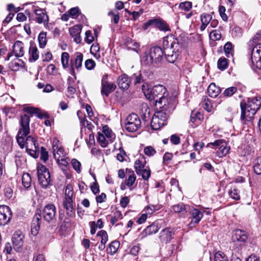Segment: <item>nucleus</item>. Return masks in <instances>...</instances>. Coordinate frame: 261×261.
Wrapping results in <instances>:
<instances>
[{
	"label": "nucleus",
	"instance_id": "1",
	"mask_svg": "<svg viewBox=\"0 0 261 261\" xmlns=\"http://www.w3.org/2000/svg\"><path fill=\"white\" fill-rule=\"evenodd\" d=\"M30 117L29 115L24 114L21 116L20 127L16 139L20 148H23L25 147L27 151H30L31 155L34 156L39 151L37 141L32 136H29L25 139L30 131Z\"/></svg>",
	"mask_w": 261,
	"mask_h": 261
},
{
	"label": "nucleus",
	"instance_id": "2",
	"mask_svg": "<svg viewBox=\"0 0 261 261\" xmlns=\"http://www.w3.org/2000/svg\"><path fill=\"white\" fill-rule=\"evenodd\" d=\"M261 106V97L256 96L248 98L247 102L243 101L240 103L241 119L246 122L250 121Z\"/></svg>",
	"mask_w": 261,
	"mask_h": 261
},
{
	"label": "nucleus",
	"instance_id": "3",
	"mask_svg": "<svg viewBox=\"0 0 261 261\" xmlns=\"http://www.w3.org/2000/svg\"><path fill=\"white\" fill-rule=\"evenodd\" d=\"M156 109L159 112H163L170 115L175 108V98L168 96V93L156 99L155 102Z\"/></svg>",
	"mask_w": 261,
	"mask_h": 261
},
{
	"label": "nucleus",
	"instance_id": "4",
	"mask_svg": "<svg viewBox=\"0 0 261 261\" xmlns=\"http://www.w3.org/2000/svg\"><path fill=\"white\" fill-rule=\"evenodd\" d=\"M142 90L146 98L150 100H153L155 102L156 99L167 94L168 93L166 88L161 85H157L152 88H149L147 84H142Z\"/></svg>",
	"mask_w": 261,
	"mask_h": 261
},
{
	"label": "nucleus",
	"instance_id": "5",
	"mask_svg": "<svg viewBox=\"0 0 261 261\" xmlns=\"http://www.w3.org/2000/svg\"><path fill=\"white\" fill-rule=\"evenodd\" d=\"M73 192L71 185H67L65 190V198L63 202L64 208L66 210V213L69 217L75 216V209L73 206Z\"/></svg>",
	"mask_w": 261,
	"mask_h": 261
},
{
	"label": "nucleus",
	"instance_id": "6",
	"mask_svg": "<svg viewBox=\"0 0 261 261\" xmlns=\"http://www.w3.org/2000/svg\"><path fill=\"white\" fill-rule=\"evenodd\" d=\"M141 120L138 116L132 113L125 119L124 127L129 132H135L141 127Z\"/></svg>",
	"mask_w": 261,
	"mask_h": 261
},
{
	"label": "nucleus",
	"instance_id": "7",
	"mask_svg": "<svg viewBox=\"0 0 261 261\" xmlns=\"http://www.w3.org/2000/svg\"><path fill=\"white\" fill-rule=\"evenodd\" d=\"M83 61V55L80 52H76L70 60L69 72L74 77L75 79L76 78L75 69H76L78 72L80 71L82 66Z\"/></svg>",
	"mask_w": 261,
	"mask_h": 261
},
{
	"label": "nucleus",
	"instance_id": "8",
	"mask_svg": "<svg viewBox=\"0 0 261 261\" xmlns=\"http://www.w3.org/2000/svg\"><path fill=\"white\" fill-rule=\"evenodd\" d=\"M38 179L39 185L43 188H46L50 180L49 172L46 167L43 165H39L37 167Z\"/></svg>",
	"mask_w": 261,
	"mask_h": 261
},
{
	"label": "nucleus",
	"instance_id": "9",
	"mask_svg": "<svg viewBox=\"0 0 261 261\" xmlns=\"http://www.w3.org/2000/svg\"><path fill=\"white\" fill-rule=\"evenodd\" d=\"M169 114L157 111L152 116L151 126L153 129L158 130L166 124Z\"/></svg>",
	"mask_w": 261,
	"mask_h": 261
},
{
	"label": "nucleus",
	"instance_id": "10",
	"mask_svg": "<svg viewBox=\"0 0 261 261\" xmlns=\"http://www.w3.org/2000/svg\"><path fill=\"white\" fill-rule=\"evenodd\" d=\"M56 207L53 204H47L44 206L41 214L44 219L47 222H51L56 219Z\"/></svg>",
	"mask_w": 261,
	"mask_h": 261
},
{
	"label": "nucleus",
	"instance_id": "11",
	"mask_svg": "<svg viewBox=\"0 0 261 261\" xmlns=\"http://www.w3.org/2000/svg\"><path fill=\"white\" fill-rule=\"evenodd\" d=\"M165 222L163 219L158 220L148 226L141 233L142 238H144L148 235L156 233L163 226Z\"/></svg>",
	"mask_w": 261,
	"mask_h": 261
},
{
	"label": "nucleus",
	"instance_id": "12",
	"mask_svg": "<svg viewBox=\"0 0 261 261\" xmlns=\"http://www.w3.org/2000/svg\"><path fill=\"white\" fill-rule=\"evenodd\" d=\"M116 88L115 83L108 81V75H103L101 79V94L108 97L109 94L114 91Z\"/></svg>",
	"mask_w": 261,
	"mask_h": 261
},
{
	"label": "nucleus",
	"instance_id": "13",
	"mask_svg": "<svg viewBox=\"0 0 261 261\" xmlns=\"http://www.w3.org/2000/svg\"><path fill=\"white\" fill-rule=\"evenodd\" d=\"M251 59L253 67L261 69V43L252 49Z\"/></svg>",
	"mask_w": 261,
	"mask_h": 261
},
{
	"label": "nucleus",
	"instance_id": "14",
	"mask_svg": "<svg viewBox=\"0 0 261 261\" xmlns=\"http://www.w3.org/2000/svg\"><path fill=\"white\" fill-rule=\"evenodd\" d=\"M153 76V74L149 71H144L143 72H139L134 74L132 77V80L135 85H138L143 83L147 84L148 80L151 79Z\"/></svg>",
	"mask_w": 261,
	"mask_h": 261
},
{
	"label": "nucleus",
	"instance_id": "15",
	"mask_svg": "<svg viewBox=\"0 0 261 261\" xmlns=\"http://www.w3.org/2000/svg\"><path fill=\"white\" fill-rule=\"evenodd\" d=\"M12 218L10 208L7 205L0 206V225H5L10 222Z\"/></svg>",
	"mask_w": 261,
	"mask_h": 261
},
{
	"label": "nucleus",
	"instance_id": "16",
	"mask_svg": "<svg viewBox=\"0 0 261 261\" xmlns=\"http://www.w3.org/2000/svg\"><path fill=\"white\" fill-rule=\"evenodd\" d=\"M163 45L164 50L173 49L178 50L179 45L178 39L172 36H167L163 39Z\"/></svg>",
	"mask_w": 261,
	"mask_h": 261
},
{
	"label": "nucleus",
	"instance_id": "17",
	"mask_svg": "<svg viewBox=\"0 0 261 261\" xmlns=\"http://www.w3.org/2000/svg\"><path fill=\"white\" fill-rule=\"evenodd\" d=\"M190 213L192 215V219L191 222L189 224V226L190 228H193L199 223L201 219L202 218L203 215L200 211L197 208H193L191 210Z\"/></svg>",
	"mask_w": 261,
	"mask_h": 261
},
{
	"label": "nucleus",
	"instance_id": "18",
	"mask_svg": "<svg viewBox=\"0 0 261 261\" xmlns=\"http://www.w3.org/2000/svg\"><path fill=\"white\" fill-rule=\"evenodd\" d=\"M41 216L40 214H36L32 220L31 225V233L34 236L38 234L40 228Z\"/></svg>",
	"mask_w": 261,
	"mask_h": 261
},
{
	"label": "nucleus",
	"instance_id": "19",
	"mask_svg": "<svg viewBox=\"0 0 261 261\" xmlns=\"http://www.w3.org/2000/svg\"><path fill=\"white\" fill-rule=\"evenodd\" d=\"M149 51L155 61V64L158 63L161 61L163 58V55L164 54V50H163L161 47L153 46L151 47Z\"/></svg>",
	"mask_w": 261,
	"mask_h": 261
},
{
	"label": "nucleus",
	"instance_id": "20",
	"mask_svg": "<svg viewBox=\"0 0 261 261\" xmlns=\"http://www.w3.org/2000/svg\"><path fill=\"white\" fill-rule=\"evenodd\" d=\"M248 234L245 231L241 229H236L234 230L233 239L234 242L245 244L248 239Z\"/></svg>",
	"mask_w": 261,
	"mask_h": 261
},
{
	"label": "nucleus",
	"instance_id": "21",
	"mask_svg": "<svg viewBox=\"0 0 261 261\" xmlns=\"http://www.w3.org/2000/svg\"><path fill=\"white\" fill-rule=\"evenodd\" d=\"M81 31V25H75L69 29L70 35L73 38V41L77 44L81 43L82 40L80 36Z\"/></svg>",
	"mask_w": 261,
	"mask_h": 261
},
{
	"label": "nucleus",
	"instance_id": "22",
	"mask_svg": "<svg viewBox=\"0 0 261 261\" xmlns=\"http://www.w3.org/2000/svg\"><path fill=\"white\" fill-rule=\"evenodd\" d=\"M130 80L126 74L120 75L117 79V84L120 89L127 90L130 84Z\"/></svg>",
	"mask_w": 261,
	"mask_h": 261
},
{
	"label": "nucleus",
	"instance_id": "23",
	"mask_svg": "<svg viewBox=\"0 0 261 261\" xmlns=\"http://www.w3.org/2000/svg\"><path fill=\"white\" fill-rule=\"evenodd\" d=\"M174 234V232L170 228H166L160 232V240L166 243L169 242L173 238Z\"/></svg>",
	"mask_w": 261,
	"mask_h": 261
},
{
	"label": "nucleus",
	"instance_id": "24",
	"mask_svg": "<svg viewBox=\"0 0 261 261\" xmlns=\"http://www.w3.org/2000/svg\"><path fill=\"white\" fill-rule=\"evenodd\" d=\"M13 51L16 57H21L24 55V44L22 41H16L13 46Z\"/></svg>",
	"mask_w": 261,
	"mask_h": 261
},
{
	"label": "nucleus",
	"instance_id": "25",
	"mask_svg": "<svg viewBox=\"0 0 261 261\" xmlns=\"http://www.w3.org/2000/svg\"><path fill=\"white\" fill-rule=\"evenodd\" d=\"M39 51L34 42H30V46L29 50V61L35 62L37 61L39 57Z\"/></svg>",
	"mask_w": 261,
	"mask_h": 261
},
{
	"label": "nucleus",
	"instance_id": "26",
	"mask_svg": "<svg viewBox=\"0 0 261 261\" xmlns=\"http://www.w3.org/2000/svg\"><path fill=\"white\" fill-rule=\"evenodd\" d=\"M167 61L171 63H173L177 60L179 54L176 49H168L164 50V54Z\"/></svg>",
	"mask_w": 261,
	"mask_h": 261
},
{
	"label": "nucleus",
	"instance_id": "27",
	"mask_svg": "<svg viewBox=\"0 0 261 261\" xmlns=\"http://www.w3.org/2000/svg\"><path fill=\"white\" fill-rule=\"evenodd\" d=\"M23 111L29 114H35L36 116L40 119L47 118L48 115L43 113L41 110L38 108H34L32 107H25L23 108Z\"/></svg>",
	"mask_w": 261,
	"mask_h": 261
},
{
	"label": "nucleus",
	"instance_id": "28",
	"mask_svg": "<svg viewBox=\"0 0 261 261\" xmlns=\"http://www.w3.org/2000/svg\"><path fill=\"white\" fill-rule=\"evenodd\" d=\"M214 14V12H212L211 14L206 13H202L200 16V21L201 22V25L200 26L201 31H203L207 25L210 23L212 19V14Z\"/></svg>",
	"mask_w": 261,
	"mask_h": 261
},
{
	"label": "nucleus",
	"instance_id": "29",
	"mask_svg": "<svg viewBox=\"0 0 261 261\" xmlns=\"http://www.w3.org/2000/svg\"><path fill=\"white\" fill-rule=\"evenodd\" d=\"M207 91L210 97L215 98L220 93L221 89L220 87L216 86L215 83H212L208 87Z\"/></svg>",
	"mask_w": 261,
	"mask_h": 261
},
{
	"label": "nucleus",
	"instance_id": "30",
	"mask_svg": "<svg viewBox=\"0 0 261 261\" xmlns=\"http://www.w3.org/2000/svg\"><path fill=\"white\" fill-rule=\"evenodd\" d=\"M23 236L20 231L16 232L12 237V241L13 244L19 248L23 245Z\"/></svg>",
	"mask_w": 261,
	"mask_h": 261
},
{
	"label": "nucleus",
	"instance_id": "31",
	"mask_svg": "<svg viewBox=\"0 0 261 261\" xmlns=\"http://www.w3.org/2000/svg\"><path fill=\"white\" fill-rule=\"evenodd\" d=\"M141 61L142 64L145 65L150 66L155 64V61L149 50L146 51L142 56Z\"/></svg>",
	"mask_w": 261,
	"mask_h": 261
},
{
	"label": "nucleus",
	"instance_id": "32",
	"mask_svg": "<svg viewBox=\"0 0 261 261\" xmlns=\"http://www.w3.org/2000/svg\"><path fill=\"white\" fill-rule=\"evenodd\" d=\"M211 261H228L227 256L222 251H218L210 255Z\"/></svg>",
	"mask_w": 261,
	"mask_h": 261
},
{
	"label": "nucleus",
	"instance_id": "33",
	"mask_svg": "<svg viewBox=\"0 0 261 261\" xmlns=\"http://www.w3.org/2000/svg\"><path fill=\"white\" fill-rule=\"evenodd\" d=\"M253 168L257 175L261 174V156H257L253 161Z\"/></svg>",
	"mask_w": 261,
	"mask_h": 261
},
{
	"label": "nucleus",
	"instance_id": "34",
	"mask_svg": "<svg viewBox=\"0 0 261 261\" xmlns=\"http://www.w3.org/2000/svg\"><path fill=\"white\" fill-rule=\"evenodd\" d=\"M141 117L144 121L148 120L150 117V109L146 103L143 104L141 108Z\"/></svg>",
	"mask_w": 261,
	"mask_h": 261
},
{
	"label": "nucleus",
	"instance_id": "35",
	"mask_svg": "<svg viewBox=\"0 0 261 261\" xmlns=\"http://www.w3.org/2000/svg\"><path fill=\"white\" fill-rule=\"evenodd\" d=\"M22 184L24 188L28 189L31 186L32 179L30 174L24 173L22 176Z\"/></svg>",
	"mask_w": 261,
	"mask_h": 261
},
{
	"label": "nucleus",
	"instance_id": "36",
	"mask_svg": "<svg viewBox=\"0 0 261 261\" xmlns=\"http://www.w3.org/2000/svg\"><path fill=\"white\" fill-rule=\"evenodd\" d=\"M224 50L227 58H232L234 52L233 46L230 42H227L224 46Z\"/></svg>",
	"mask_w": 261,
	"mask_h": 261
},
{
	"label": "nucleus",
	"instance_id": "37",
	"mask_svg": "<svg viewBox=\"0 0 261 261\" xmlns=\"http://www.w3.org/2000/svg\"><path fill=\"white\" fill-rule=\"evenodd\" d=\"M56 161L62 170L63 172H66L68 168L69 159L64 158Z\"/></svg>",
	"mask_w": 261,
	"mask_h": 261
},
{
	"label": "nucleus",
	"instance_id": "38",
	"mask_svg": "<svg viewBox=\"0 0 261 261\" xmlns=\"http://www.w3.org/2000/svg\"><path fill=\"white\" fill-rule=\"evenodd\" d=\"M244 246L245 244L239 243L238 242H234L233 246L232 247V255L237 254L238 256H241L242 254V248Z\"/></svg>",
	"mask_w": 261,
	"mask_h": 261
},
{
	"label": "nucleus",
	"instance_id": "39",
	"mask_svg": "<svg viewBox=\"0 0 261 261\" xmlns=\"http://www.w3.org/2000/svg\"><path fill=\"white\" fill-rule=\"evenodd\" d=\"M69 55L67 52H63L61 55V63L64 69L70 68L69 64Z\"/></svg>",
	"mask_w": 261,
	"mask_h": 261
},
{
	"label": "nucleus",
	"instance_id": "40",
	"mask_svg": "<svg viewBox=\"0 0 261 261\" xmlns=\"http://www.w3.org/2000/svg\"><path fill=\"white\" fill-rule=\"evenodd\" d=\"M229 196L235 200L240 199V191L236 187H232L228 191Z\"/></svg>",
	"mask_w": 261,
	"mask_h": 261
},
{
	"label": "nucleus",
	"instance_id": "41",
	"mask_svg": "<svg viewBox=\"0 0 261 261\" xmlns=\"http://www.w3.org/2000/svg\"><path fill=\"white\" fill-rule=\"evenodd\" d=\"M203 108L208 112H211L212 109V103L206 96H203L201 102Z\"/></svg>",
	"mask_w": 261,
	"mask_h": 261
},
{
	"label": "nucleus",
	"instance_id": "42",
	"mask_svg": "<svg viewBox=\"0 0 261 261\" xmlns=\"http://www.w3.org/2000/svg\"><path fill=\"white\" fill-rule=\"evenodd\" d=\"M172 211L176 213L184 214L186 212V205L183 203L174 205L172 207Z\"/></svg>",
	"mask_w": 261,
	"mask_h": 261
},
{
	"label": "nucleus",
	"instance_id": "43",
	"mask_svg": "<svg viewBox=\"0 0 261 261\" xmlns=\"http://www.w3.org/2000/svg\"><path fill=\"white\" fill-rule=\"evenodd\" d=\"M38 40L39 47L43 48L45 46L47 42L46 33L43 32H41L38 35Z\"/></svg>",
	"mask_w": 261,
	"mask_h": 261
},
{
	"label": "nucleus",
	"instance_id": "44",
	"mask_svg": "<svg viewBox=\"0 0 261 261\" xmlns=\"http://www.w3.org/2000/svg\"><path fill=\"white\" fill-rule=\"evenodd\" d=\"M66 154L64 148L62 147L57 148L56 151L54 152V156L56 160L65 158Z\"/></svg>",
	"mask_w": 261,
	"mask_h": 261
},
{
	"label": "nucleus",
	"instance_id": "45",
	"mask_svg": "<svg viewBox=\"0 0 261 261\" xmlns=\"http://www.w3.org/2000/svg\"><path fill=\"white\" fill-rule=\"evenodd\" d=\"M160 18L150 19L144 23L143 28L144 30H147L150 26H152L155 28H157V24Z\"/></svg>",
	"mask_w": 261,
	"mask_h": 261
},
{
	"label": "nucleus",
	"instance_id": "46",
	"mask_svg": "<svg viewBox=\"0 0 261 261\" xmlns=\"http://www.w3.org/2000/svg\"><path fill=\"white\" fill-rule=\"evenodd\" d=\"M145 163L146 162L145 161L141 160L140 159L137 160L135 161L134 167L137 174L140 173L141 171L144 169Z\"/></svg>",
	"mask_w": 261,
	"mask_h": 261
},
{
	"label": "nucleus",
	"instance_id": "47",
	"mask_svg": "<svg viewBox=\"0 0 261 261\" xmlns=\"http://www.w3.org/2000/svg\"><path fill=\"white\" fill-rule=\"evenodd\" d=\"M193 6L192 3L189 1L181 2L179 4L178 8L185 12H189Z\"/></svg>",
	"mask_w": 261,
	"mask_h": 261
},
{
	"label": "nucleus",
	"instance_id": "48",
	"mask_svg": "<svg viewBox=\"0 0 261 261\" xmlns=\"http://www.w3.org/2000/svg\"><path fill=\"white\" fill-rule=\"evenodd\" d=\"M120 245V243L117 241H114L112 242L109 246V249H107L108 252H109L111 254H114L117 250Z\"/></svg>",
	"mask_w": 261,
	"mask_h": 261
},
{
	"label": "nucleus",
	"instance_id": "49",
	"mask_svg": "<svg viewBox=\"0 0 261 261\" xmlns=\"http://www.w3.org/2000/svg\"><path fill=\"white\" fill-rule=\"evenodd\" d=\"M229 148L227 146V145L224 141L223 143L221 145L220 147L219 148V150L218 151V154L220 157H222L224 155H225L229 151Z\"/></svg>",
	"mask_w": 261,
	"mask_h": 261
},
{
	"label": "nucleus",
	"instance_id": "50",
	"mask_svg": "<svg viewBox=\"0 0 261 261\" xmlns=\"http://www.w3.org/2000/svg\"><path fill=\"white\" fill-rule=\"evenodd\" d=\"M96 236L100 238V243L106 244L108 240V236L106 231L101 230L99 231Z\"/></svg>",
	"mask_w": 261,
	"mask_h": 261
},
{
	"label": "nucleus",
	"instance_id": "51",
	"mask_svg": "<svg viewBox=\"0 0 261 261\" xmlns=\"http://www.w3.org/2000/svg\"><path fill=\"white\" fill-rule=\"evenodd\" d=\"M217 65L220 70H225L228 66L227 60L225 58H220L218 61Z\"/></svg>",
	"mask_w": 261,
	"mask_h": 261
},
{
	"label": "nucleus",
	"instance_id": "52",
	"mask_svg": "<svg viewBox=\"0 0 261 261\" xmlns=\"http://www.w3.org/2000/svg\"><path fill=\"white\" fill-rule=\"evenodd\" d=\"M127 46L128 48L135 51L137 53L138 52V50L139 49L140 47V45L138 42L132 40L127 42Z\"/></svg>",
	"mask_w": 261,
	"mask_h": 261
},
{
	"label": "nucleus",
	"instance_id": "53",
	"mask_svg": "<svg viewBox=\"0 0 261 261\" xmlns=\"http://www.w3.org/2000/svg\"><path fill=\"white\" fill-rule=\"evenodd\" d=\"M160 31L166 32L170 30L168 25L163 20L160 18L157 24V28Z\"/></svg>",
	"mask_w": 261,
	"mask_h": 261
},
{
	"label": "nucleus",
	"instance_id": "54",
	"mask_svg": "<svg viewBox=\"0 0 261 261\" xmlns=\"http://www.w3.org/2000/svg\"><path fill=\"white\" fill-rule=\"evenodd\" d=\"M68 13L73 18L77 17L80 14H81L80 10L79 7H76L70 9L68 11Z\"/></svg>",
	"mask_w": 261,
	"mask_h": 261
},
{
	"label": "nucleus",
	"instance_id": "55",
	"mask_svg": "<svg viewBox=\"0 0 261 261\" xmlns=\"http://www.w3.org/2000/svg\"><path fill=\"white\" fill-rule=\"evenodd\" d=\"M237 89L236 87H231L226 89L223 92V94L226 97H230L237 92Z\"/></svg>",
	"mask_w": 261,
	"mask_h": 261
},
{
	"label": "nucleus",
	"instance_id": "56",
	"mask_svg": "<svg viewBox=\"0 0 261 261\" xmlns=\"http://www.w3.org/2000/svg\"><path fill=\"white\" fill-rule=\"evenodd\" d=\"M122 219V215L120 211H116L114 213L113 216L111 220L112 224L114 225L117 222L118 219Z\"/></svg>",
	"mask_w": 261,
	"mask_h": 261
},
{
	"label": "nucleus",
	"instance_id": "57",
	"mask_svg": "<svg viewBox=\"0 0 261 261\" xmlns=\"http://www.w3.org/2000/svg\"><path fill=\"white\" fill-rule=\"evenodd\" d=\"M202 117V116L200 113L192 111L191 115L190 121L192 122H196L197 120L200 121Z\"/></svg>",
	"mask_w": 261,
	"mask_h": 261
},
{
	"label": "nucleus",
	"instance_id": "58",
	"mask_svg": "<svg viewBox=\"0 0 261 261\" xmlns=\"http://www.w3.org/2000/svg\"><path fill=\"white\" fill-rule=\"evenodd\" d=\"M71 165L73 169L78 173H80L81 172V164L76 159H73L71 160Z\"/></svg>",
	"mask_w": 261,
	"mask_h": 261
},
{
	"label": "nucleus",
	"instance_id": "59",
	"mask_svg": "<svg viewBox=\"0 0 261 261\" xmlns=\"http://www.w3.org/2000/svg\"><path fill=\"white\" fill-rule=\"evenodd\" d=\"M210 37L213 40H219L221 37V34L219 31L215 30L211 32Z\"/></svg>",
	"mask_w": 261,
	"mask_h": 261
},
{
	"label": "nucleus",
	"instance_id": "60",
	"mask_svg": "<svg viewBox=\"0 0 261 261\" xmlns=\"http://www.w3.org/2000/svg\"><path fill=\"white\" fill-rule=\"evenodd\" d=\"M97 141L100 143V145L105 147L108 144V142L107 141L105 136L104 135L98 133V136L97 137Z\"/></svg>",
	"mask_w": 261,
	"mask_h": 261
},
{
	"label": "nucleus",
	"instance_id": "61",
	"mask_svg": "<svg viewBox=\"0 0 261 261\" xmlns=\"http://www.w3.org/2000/svg\"><path fill=\"white\" fill-rule=\"evenodd\" d=\"M137 174L141 175L144 180H147L150 176V170L149 169H144Z\"/></svg>",
	"mask_w": 261,
	"mask_h": 261
},
{
	"label": "nucleus",
	"instance_id": "62",
	"mask_svg": "<svg viewBox=\"0 0 261 261\" xmlns=\"http://www.w3.org/2000/svg\"><path fill=\"white\" fill-rule=\"evenodd\" d=\"M102 132L105 135L107 138H113L114 134H113V132L112 130L108 127V125H106L103 126L102 127Z\"/></svg>",
	"mask_w": 261,
	"mask_h": 261
},
{
	"label": "nucleus",
	"instance_id": "63",
	"mask_svg": "<svg viewBox=\"0 0 261 261\" xmlns=\"http://www.w3.org/2000/svg\"><path fill=\"white\" fill-rule=\"evenodd\" d=\"M40 159L44 162H46L48 159V152L44 147H41L40 149Z\"/></svg>",
	"mask_w": 261,
	"mask_h": 261
},
{
	"label": "nucleus",
	"instance_id": "64",
	"mask_svg": "<svg viewBox=\"0 0 261 261\" xmlns=\"http://www.w3.org/2000/svg\"><path fill=\"white\" fill-rule=\"evenodd\" d=\"M144 153L148 156H153L156 153L155 150L151 146H148L144 148Z\"/></svg>",
	"mask_w": 261,
	"mask_h": 261
}]
</instances>
